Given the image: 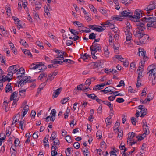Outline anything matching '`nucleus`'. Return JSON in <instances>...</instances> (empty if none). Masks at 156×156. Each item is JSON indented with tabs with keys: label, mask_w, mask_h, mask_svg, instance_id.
I'll return each instance as SVG.
<instances>
[{
	"label": "nucleus",
	"mask_w": 156,
	"mask_h": 156,
	"mask_svg": "<svg viewBox=\"0 0 156 156\" xmlns=\"http://www.w3.org/2000/svg\"><path fill=\"white\" fill-rule=\"evenodd\" d=\"M56 132L55 131H54L51 135L50 138L51 139H52V140H54L56 138Z\"/></svg>",
	"instance_id": "40"
},
{
	"label": "nucleus",
	"mask_w": 156,
	"mask_h": 156,
	"mask_svg": "<svg viewBox=\"0 0 156 156\" xmlns=\"http://www.w3.org/2000/svg\"><path fill=\"white\" fill-rule=\"evenodd\" d=\"M141 32L137 30L136 31H134L133 32V34L136 37H138V36L139 35V34H140V33Z\"/></svg>",
	"instance_id": "58"
},
{
	"label": "nucleus",
	"mask_w": 156,
	"mask_h": 156,
	"mask_svg": "<svg viewBox=\"0 0 156 156\" xmlns=\"http://www.w3.org/2000/svg\"><path fill=\"white\" fill-rule=\"evenodd\" d=\"M149 127L148 126V127H145L143 128V130L144 133H143V135H147L150 133V131L149 130Z\"/></svg>",
	"instance_id": "21"
},
{
	"label": "nucleus",
	"mask_w": 156,
	"mask_h": 156,
	"mask_svg": "<svg viewBox=\"0 0 156 156\" xmlns=\"http://www.w3.org/2000/svg\"><path fill=\"white\" fill-rule=\"evenodd\" d=\"M20 73L22 75L25 74V70L23 67H21L19 68L18 72L16 73V75H18V74Z\"/></svg>",
	"instance_id": "25"
},
{
	"label": "nucleus",
	"mask_w": 156,
	"mask_h": 156,
	"mask_svg": "<svg viewBox=\"0 0 156 156\" xmlns=\"http://www.w3.org/2000/svg\"><path fill=\"white\" fill-rule=\"evenodd\" d=\"M20 21L19 20H17L16 22V23L17 24V27L18 28H19L20 29V28H22V26L21 25V24L20 23Z\"/></svg>",
	"instance_id": "54"
},
{
	"label": "nucleus",
	"mask_w": 156,
	"mask_h": 156,
	"mask_svg": "<svg viewBox=\"0 0 156 156\" xmlns=\"http://www.w3.org/2000/svg\"><path fill=\"white\" fill-rule=\"evenodd\" d=\"M106 50H105L104 51V54L105 56L106 57H108L109 56V52L108 51V48L107 46L105 47Z\"/></svg>",
	"instance_id": "31"
},
{
	"label": "nucleus",
	"mask_w": 156,
	"mask_h": 156,
	"mask_svg": "<svg viewBox=\"0 0 156 156\" xmlns=\"http://www.w3.org/2000/svg\"><path fill=\"white\" fill-rule=\"evenodd\" d=\"M30 76H25L23 78V81L22 83L20 84V87H22L26 83H31L32 81L30 80H28L29 79H30Z\"/></svg>",
	"instance_id": "7"
},
{
	"label": "nucleus",
	"mask_w": 156,
	"mask_h": 156,
	"mask_svg": "<svg viewBox=\"0 0 156 156\" xmlns=\"http://www.w3.org/2000/svg\"><path fill=\"white\" fill-rule=\"evenodd\" d=\"M85 94L89 98L93 100H95L96 98H98V96L95 95L94 94H89L87 93H85Z\"/></svg>",
	"instance_id": "17"
},
{
	"label": "nucleus",
	"mask_w": 156,
	"mask_h": 156,
	"mask_svg": "<svg viewBox=\"0 0 156 156\" xmlns=\"http://www.w3.org/2000/svg\"><path fill=\"white\" fill-rule=\"evenodd\" d=\"M116 58L119 59L121 62V60H124V58H123L120 55H116L115 56Z\"/></svg>",
	"instance_id": "53"
},
{
	"label": "nucleus",
	"mask_w": 156,
	"mask_h": 156,
	"mask_svg": "<svg viewBox=\"0 0 156 156\" xmlns=\"http://www.w3.org/2000/svg\"><path fill=\"white\" fill-rule=\"evenodd\" d=\"M20 43L22 44L26 47L27 46H28V44L26 42L23 40V39H20Z\"/></svg>",
	"instance_id": "47"
},
{
	"label": "nucleus",
	"mask_w": 156,
	"mask_h": 156,
	"mask_svg": "<svg viewBox=\"0 0 156 156\" xmlns=\"http://www.w3.org/2000/svg\"><path fill=\"white\" fill-rule=\"evenodd\" d=\"M69 30L71 32L72 34H73L74 36V37H76V38H74V40L76 41L78 39V32L76 30L73 29H70V28H69Z\"/></svg>",
	"instance_id": "9"
},
{
	"label": "nucleus",
	"mask_w": 156,
	"mask_h": 156,
	"mask_svg": "<svg viewBox=\"0 0 156 156\" xmlns=\"http://www.w3.org/2000/svg\"><path fill=\"white\" fill-rule=\"evenodd\" d=\"M91 83V81L90 79H88L87 80L85 83V84L86 85H88V86H89Z\"/></svg>",
	"instance_id": "61"
},
{
	"label": "nucleus",
	"mask_w": 156,
	"mask_h": 156,
	"mask_svg": "<svg viewBox=\"0 0 156 156\" xmlns=\"http://www.w3.org/2000/svg\"><path fill=\"white\" fill-rule=\"evenodd\" d=\"M37 65L38 66V68H40L41 66H43V69H46L47 67L46 66H44V63L43 62H37Z\"/></svg>",
	"instance_id": "28"
},
{
	"label": "nucleus",
	"mask_w": 156,
	"mask_h": 156,
	"mask_svg": "<svg viewBox=\"0 0 156 156\" xmlns=\"http://www.w3.org/2000/svg\"><path fill=\"white\" fill-rule=\"evenodd\" d=\"M155 8V5L152 4H150L145 9V10L147 11V13H150V11L154 9Z\"/></svg>",
	"instance_id": "8"
},
{
	"label": "nucleus",
	"mask_w": 156,
	"mask_h": 156,
	"mask_svg": "<svg viewBox=\"0 0 156 156\" xmlns=\"http://www.w3.org/2000/svg\"><path fill=\"white\" fill-rule=\"evenodd\" d=\"M26 89L21 90L20 89L19 90V94L20 96L22 97H24L25 95V92Z\"/></svg>",
	"instance_id": "24"
},
{
	"label": "nucleus",
	"mask_w": 156,
	"mask_h": 156,
	"mask_svg": "<svg viewBox=\"0 0 156 156\" xmlns=\"http://www.w3.org/2000/svg\"><path fill=\"white\" fill-rule=\"evenodd\" d=\"M146 135H145V136H143L142 135L138 136H136V138L138 139V141H141L142 140L144 139L146 136Z\"/></svg>",
	"instance_id": "46"
},
{
	"label": "nucleus",
	"mask_w": 156,
	"mask_h": 156,
	"mask_svg": "<svg viewBox=\"0 0 156 156\" xmlns=\"http://www.w3.org/2000/svg\"><path fill=\"white\" fill-rule=\"evenodd\" d=\"M57 74V72H54L51 73L50 74L48 75L47 80L51 81L54 79V78L55 76Z\"/></svg>",
	"instance_id": "13"
},
{
	"label": "nucleus",
	"mask_w": 156,
	"mask_h": 156,
	"mask_svg": "<svg viewBox=\"0 0 156 156\" xmlns=\"http://www.w3.org/2000/svg\"><path fill=\"white\" fill-rule=\"evenodd\" d=\"M36 5L35 9L36 10H39L41 7V3L40 2H36L35 3Z\"/></svg>",
	"instance_id": "23"
},
{
	"label": "nucleus",
	"mask_w": 156,
	"mask_h": 156,
	"mask_svg": "<svg viewBox=\"0 0 156 156\" xmlns=\"http://www.w3.org/2000/svg\"><path fill=\"white\" fill-rule=\"evenodd\" d=\"M153 77H154V79H155L156 78V69H155L154 67L153 68Z\"/></svg>",
	"instance_id": "59"
},
{
	"label": "nucleus",
	"mask_w": 156,
	"mask_h": 156,
	"mask_svg": "<svg viewBox=\"0 0 156 156\" xmlns=\"http://www.w3.org/2000/svg\"><path fill=\"white\" fill-rule=\"evenodd\" d=\"M66 44L68 46L71 45L73 44V41L70 40H68L66 41Z\"/></svg>",
	"instance_id": "62"
},
{
	"label": "nucleus",
	"mask_w": 156,
	"mask_h": 156,
	"mask_svg": "<svg viewBox=\"0 0 156 156\" xmlns=\"http://www.w3.org/2000/svg\"><path fill=\"white\" fill-rule=\"evenodd\" d=\"M70 99L69 97L65 98L63 99V100L61 101V103L62 104L66 103Z\"/></svg>",
	"instance_id": "36"
},
{
	"label": "nucleus",
	"mask_w": 156,
	"mask_h": 156,
	"mask_svg": "<svg viewBox=\"0 0 156 156\" xmlns=\"http://www.w3.org/2000/svg\"><path fill=\"white\" fill-rule=\"evenodd\" d=\"M145 24L142 21H139L138 23H136L137 28L139 29V31L142 32L145 29V27L144 26Z\"/></svg>",
	"instance_id": "6"
},
{
	"label": "nucleus",
	"mask_w": 156,
	"mask_h": 156,
	"mask_svg": "<svg viewBox=\"0 0 156 156\" xmlns=\"http://www.w3.org/2000/svg\"><path fill=\"white\" fill-rule=\"evenodd\" d=\"M116 101L119 103H123L124 101V100L121 98H117Z\"/></svg>",
	"instance_id": "49"
},
{
	"label": "nucleus",
	"mask_w": 156,
	"mask_h": 156,
	"mask_svg": "<svg viewBox=\"0 0 156 156\" xmlns=\"http://www.w3.org/2000/svg\"><path fill=\"white\" fill-rule=\"evenodd\" d=\"M17 115H18V117L19 118L18 119H19V117H20V114L19 113L17 115H16L15 116V117L13 118V121L12 122V125H14L15 123H16V122H17V120H18V119L16 118V117Z\"/></svg>",
	"instance_id": "29"
},
{
	"label": "nucleus",
	"mask_w": 156,
	"mask_h": 156,
	"mask_svg": "<svg viewBox=\"0 0 156 156\" xmlns=\"http://www.w3.org/2000/svg\"><path fill=\"white\" fill-rule=\"evenodd\" d=\"M105 86V84L103 83L100 85H97L94 87L93 88V90H100L102 89V87H103Z\"/></svg>",
	"instance_id": "14"
},
{
	"label": "nucleus",
	"mask_w": 156,
	"mask_h": 156,
	"mask_svg": "<svg viewBox=\"0 0 156 156\" xmlns=\"http://www.w3.org/2000/svg\"><path fill=\"white\" fill-rule=\"evenodd\" d=\"M96 38V34L92 33H91L89 35V38L90 39L93 40Z\"/></svg>",
	"instance_id": "30"
},
{
	"label": "nucleus",
	"mask_w": 156,
	"mask_h": 156,
	"mask_svg": "<svg viewBox=\"0 0 156 156\" xmlns=\"http://www.w3.org/2000/svg\"><path fill=\"white\" fill-rule=\"evenodd\" d=\"M38 132H34L33 135V137L34 138L37 139L38 137Z\"/></svg>",
	"instance_id": "64"
},
{
	"label": "nucleus",
	"mask_w": 156,
	"mask_h": 156,
	"mask_svg": "<svg viewBox=\"0 0 156 156\" xmlns=\"http://www.w3.org/2000/svg\"><path fill=\"white\" fill-rule=\"evenodd\" d=\"M152 66V65H150L147 68V71H148L147 72V74L149 73V76H152V73H153V68L151 69V67Z\"/></svg>",
	"instance_id": "18"
},
{
	"label": "nucleus",
	"mask_w": 156,
	"mask_h": 156,
	"mask_svg": "<svg viewBox=\"0 0 156 156\" xmlns=\"http://www.w3.org/2000/svg\"><path fill=\"white\" fill-rule=\"evenodd\" d=\"M90 51L91 52L96 53L98 51L100 52L101 50L100 47V45L95 42H93L92 45L90 47Z\"/></svg>",
	"instance_id": "2"
},
{
	"label": "nucleus",
	"mask_w": 156,
	"mask_h": 156,
	"mask_svg": "<svg viewBox=\"0 0 156 156\" xmlns=\"http://www.w3.org/2000/svg\"><path fill=\"white\" fill-rule=\"evenodd\" d=\"M56 64H62L64 62H63V59L62 58H57L56 62Z\"/></svg>",
	"instance_id": "37"
},
{
	"label": "nucleus",
	"mask_w": 156,
	"mask_h": 156,
	"mask_svg": "<svg viewBox=\"0 0 156 156\" xmlns=\"http://www.w3.org/2000/svg\"><path fill=\"white\" fill-rule=\"evenodd\" d=\"M116 129H117L119 132V133L118 134V137L119 138H120V137H122L123 134H122V132H121V131H119V129H118V127H117L116 128L114 129V130H115Z\"/></svg>",
	"instance_id": "42"
},
{
	"label": "nucleus",
	"mask_w": 156,
	"mask_h": 156,
	"mask_svg": "<svg viewBox=\"0 0 156 156\" xmlns=\"http://www.w3.org/2000/svg\"><path fill=\"white\" fill-rule=\"evenodd\" d=\"M140 48L139 49V54L140 56H143L144 55H146V51H144V50H143V51H142V49H141L140 51Z\"/></svg>",
	"instance_id": "27"
},
{
	"label": "nucleus",
	"mask_w": 156,
	"mask_h": 156,
	"mask_svg": "<svg viewBox=\"0 0 156 156\" xmlns=\"http://www.w3.org/2000/svg\"><path fill=\"white\" fill-rule=\"evenodd\" d=\"M70 112V110L68 109V108L67 109L66 111L65 112L64 114V118L66 119L68 118V116L69 115Z\"/></svg>",
	"instance_id": "34"
},
{
	"label": "nucleus",
	"mask_w": 156,
	"mask_h": 156,
	"mask_svg": "<svg viewBox=\"0 0 156 156\" xmlns=\"http://www.w3.org/2000/svg\"><path fill=\"white\" fill-rule=\"evenodd\" d=\"M99 11L101 13L103 14H106L105 16H106L107 15L106 13L107 11L105 9L103 8H101L100 9Z\"/></svg>",
	"instance_id": "50"
},
{
	"label": "nucleus",
	"mask_w": 156,
	"mask_h": 156,
	"mask_svg": "<svg viewBox=\"0 0 156 156\" xmlns=\"http://www.w3.org/2000/svg\"><path fill=\"white\" fill-rule=\"evenodd\" d=\"M116 95L115 96H109L108 98V99L110 101H113L115 98Z\"/></svg>",
	"instance_id": "56"
},
{
	"label": "nucleus",
	"mask_w": 156,
	"mask_h": 156,
	"mask_svg": "<svg viewBox=\"0 0 156 156\" xmlns=\"http://www.w3.org/2000/svg\"><path fill=\"white\" fill-rule=\"evenodd\" d=\"M56 110L54 109H53L51 111V116H55V115H56Z\"/></svg>",
	"instance_id": "57"
},
{
	"label": "nucleus",
	"mask_w": 156,
	"mask_h": 156,
	"mask_svg": "<svg viewBox=\"0 0 156 156\" xmlns=\"http://www.w3.org/2000/svg\"><path fill=\"white\" fill-rule=\"evenodd\" d=\"M125 33L126 36V41L125 43L126 44H128L130 43L129 41L131 40L132 34L128 29H127L125 31Z\"/></svg>",
	"instance_id": "5"
},
{
	"label": "nucleus",
	"mask_w": 156,
	"mask_h": 156,
	"mask_svg": "<svg viewBox=\"0 0 156 156\" xmlns=\"http://www.w3.org/2000/svg\"><path fill=\"white\" fill-rule=\"evenodd\" d=\"M141 20L144 22L145 24L146 23H148L147 25V27H153L156 28L154 26H156V23H154V21L151 19V17L148 16H147L141 18Z\"/></svg>",
	"instance_id": "1"
},
{
	"label": "nucleus",
	"mask_w": 156,
	"mask_h": 156,
	"mask_svg": "<svg viewBox=\"0 0 156 156\" xmlns=\"http://www.w3.org/2000/svg\"><path fill=\"white\" fill-rule=\"evenodd\" d=\"M66 140L69 143H71L72 142L71 137L69 135H67L66 136Z\"/></svg>",
	"instance_id": "39"
},
{
	"label": "nucleus",
	"mask_w": 156,
	"mask_h": 156,
	"mask_svg": "<svg viewBox=\"0 0 156 156\" xmlns=\"http://www.w3.org/2000/svg\"><path fill=\"white\" fill-rule=\"evenodd\" d=\"M20 141L18 138L16 139L14 141L15 145L14 147H16L17 146H18L20 144Z\"/></svg>",
	"instance_id": "44"
},
{
	"label": "nucleus",
	"mask_w": 156,
	"mask_h": 156,
	"mask_svg": "<svg viewBox=\"0 0 156 156\" xmlns=\"http://www.w3.org/2000/svg\"><path fill=\"white\" fill-rule=\"evenodd\" d=\"M47 75L46 73H45L44 72L40 74L38 78H40V79L41 80L43 77H47Z\"/></svg>",
	"instance_id": "35"
},
{
	"label": "nucleus",
	"mask_w": 156,
	"mask_h": 156,
	"mask_svg": "<svg viewBox=\"0 0 156 156\" xmlns=\"http://www.w3.org/2000/svg\"><path fill=\"white\" fill-rule=\"evenodd\" d=\"M51 154L52 156H55L57 154V152L55 150H52L51 152Z\"/></svg>",
	"instance_id": "63"
},
{
	"label": "nucleus",
	"mask_w": 156,
	"mask_h": 156,
	"mask_svg": "<svg viewBox=\"0 0 156 156\" xmlns=\"http://www.w3.org/2000/svg\"><path fill=\"white\" fill-rule=\"evenodd\" d=\"M5 92L7 93L9 92L12 89L11 88V86L10 83H8L5 88Z\"/></svg>",
	"instance_id": "19"
},
{
	"label": "nucleus",
	"mask_w": 156,
	"mask_h": 156,
	"mask_svg": "<svg viewBox=\"0 0 156 156\" xmlns=\"http://www.w3.org/2000/svg\"><path fill=\"white\" fill-rule=\"evenodd\" d=\"M44 10L45 13H46L47 15L48 16H49V15H50V13L49 12V10L48 7L47 6L45 5L44 7Z\"/></svg>",
	"instance_id": "45"
},
{
	"label": "nucleus",
	"mask_w": 156,
	"mask_h": 156,
	"mask_svg": "<svg viewBox=\"0 0 156 156\" xmlns=\"http://www.w3.org/2000/svg\"><path fill=\"white\" fill-rule=\"evenodd\" d=\"M139 35L138 36V37H137L138 38L139 41H140V39L143 38L146 34L144 33L140 32Z\"/></svg>",
	"instance_id": "43"
},
{
	"label": "nucleus",
	"mask_w": 156,
	"mask_h": 156,
	"mask_svg": "<svg viewBox=\"0 0 156 156\" xmlns=\"http://www.w3.org/2000/svg\"><path fill=\"white\" fill-rule=\"evenodd\" d=\"M149 38V37L148 35L146 34L143 38L140 39L139 42L141 44H145Z\"/></svg>",
	"instance_id": "12"
},
{
	"label": "nucleus",
	"mask_w": 156,
	"mask_h": 156,
	"mask_svg": "<svg viewBox=\"0 0 156 156\" xmlns=\"http://www.w3.org/2000/svg\"><path fill=\"white\" fill-rule=\"evenodd\" d=\"M135 133L133 132H129L128 135L129 136L127 138V142L128 141H131L133 140V138L135 136Z\"/></svg>",
	"instance_id": "11"
},
{
	"label": "nucleus",
	"mask_w": 156,
	"mask_h": 156,
	"mask_svg": "<svg viewBox=\"0 0 156 156\" xmlns=\"http://www.w3.org/2000/svg\"><path fill=\"white\" fill-rule=\"evenodd\" d=\"M23 51L26 55H27L28 56L30 55V57L32 56L29 50L24 49Z\"/></svg>",
	"instance_id": "32"
},
{
	"label": "nucleus",
	"mask_w": 156,
	"mask_h": 156,
	"mask_svg": "<svg viewBox=\"0 0 156 156\" xmlns=\"http://www.w3.org/2000/svg\"><path fill=\"white\" fill-rule=\"evenodd\" d=\"M112 88H114V87L111 86H109L106 87V89L107 90L106 92L107 93L112 92L113 90V89H112Z\"/></svg>",
	"instance_id": "48"
},
{
	"label": "nucleus",
	"mask_w": 156,
	"mask_h": 156,
	"mask_svg": "<svg viewBox=\"0 0 156 156\" xmlns=\"http://www.w3.org/2000/svg\"><path fill=\"white\" fill-rule=\"evenodd\" d=\"M62 89V87H60L57 89L54 92L52 95V97L53 98H56L58 96L59 94L61 92Z\"/></svg>",
	"instance_id": "10"
},
{
	"label": "nucleus",
	"mask_w": 156,
	"mask_h": 156,
	"mask_svg": "<svg viewBox=\"0 0 156 156\" xmlns=\"http://www.w3.org/2000/svg\"><path fill=\"white\" fill-rule=\"evenodd\" d=\"M153 95L151 93H149L147 95V100L148 101H150V100H152L153 98Z\"/></svg>",
	"instance_id": "51"
},
{
	"label": "nucleus",
	"mask_w": 156,
	"mask_h": 156,
	"mask_svg": "<svg viewBox=\"0 0 156 156\" xmlns=\"http://www.w3.org/2000/svg\"><path fill=\"white\" fill-rule=\"evenodd\" d=\"M98 27H96L95 30L97 31L100 32L103 31L105 29L102 27V26H98Z\"/></svg>",
	"instance_id": "26"
},
{
	"label": "nucleus",
	"mask_w": 156,
	"mask_h": 156,
	"mask_svg": "<svg viewBox=\"0 0 156 156\" xmlns=\"http://www.w3.org/2000/svg\"><path fill=\"white\" fill-rule=\"evenodd\" d=\"M93 64L94 66V68H96L101 66L102 63H101V60H98L97 62L93 63Z\"/></svg>",
	"instance_id": "20"
},
{
	"label": "nucleus",
	"mask_w": 156,
	"mask_h": 156,
	"mask_svg": "<svg viewBox=\"0 0 156 156\" xmlns=\"http://www.w3.org/2000/svg\"><path fill=\"white\" fill-rule=\"evenodd\" d=\"M142 72L143 71L138 72V76L137 78V79H138V81H141L140 79L143 76L142 75Z\"/></svg>",
	"instance_id": "41"
},
{
	"label": "nucleus",
	"mask_w": 156,
	"mask_h": 156,
	"mask_svg": "<svg viewBox=\"0 0 156 156\" xmlns=\"http://www.w3.org/2000/svg\"><path fill=\"white\" fill-rule=\"evenodd\" d=\"M141 14H142L141 12L140 11L139 12L138 11L136 10L134 12V15L131 16H130V18L133 19L135 21L139 22L141 21V19H140Z\"/></svg>",
	"instance_id": "3"
},
{
	"label": "nucleus",
	"mask_w": 156,
	"mask_h": 156,
	"mask_svg": "<svg viewBox=\"0 0 156 156\" xmlns=\"http://www.w3.org/2000/svg\"><path fill=\"white\" fill-rule=\"evenodd\" d=\"M89 8L94 13H96V12H97L96 9L95 10H94V7L92 5H90L89 6Z\"/></svg>",
	"instance_id": "55"
},
{
	"label": "nucleus",
	"mask_w": 156,
	"mask_h": 156,
	"mask_svg": "<svg viewBox=\"0 0 156 156\" xmlns=\"http://www.w3.org/2000/svg\"><path fill=\"white\" fill-rule=\"evenodd\" d=\"M29 109V106L28 105H26L25 106L23 110V112L22 116V117H24L26 114H27Z\"/></svg>",
	"instance_id": "15"
},
{
	"label": "nucleus",
	"mask_w": 156,
	"mask_h": 156,
	"mask_svg": "<svg viewBox=\"0 0 156 156\" xmlns=\"http://www.w3.org/2000/svg\"><path fill=\"white\" fill-rule=\"evenodd\" d=\"M121 62H123V65L125 67L128 66L129 63L128 62L127 60H126L125 61H121Z\"/></svg>",
	"instance_id": "60"
},
{
	"label": "nucleus",
	"mask_w": 156,
	"mask_h": 156,
	"mask_svg": "<svg viewBox=\"0 0 156 156\" xmlns=\"http://www.w3.org/2000/svg\"><path fill=\"white\" fill-rule=\"evenodd\" d=\"M97 26H98L96 25H89L88 26V27L89 28L92 30H95Z\"/></svg>",
	"instance_id": "52"
},
{
	"label": "nucleus",
	"mask_w": 156,
	"mask_h": 156,
	"mask_svg": "<svg viewBox=\"0 0 156 156\" xmlns=\"http://www.w3.org/2000/svg\"><path fill=\"white\" fill-rule=\"evenodd\" d=\"M132 123L134 125H136L137 122L136 119L134 117H132L131 118Z\"/></svg>",
	"instance_id": "33"
},
{
	"label": "nucleus",
	"mask_w": 156,
	"mask_h": 156,
	"mask_svg": "<svg viewBox=\"0 0 156 156\" xmlns=\"http://www.w3.org/2000/svg\"><path fill=\"white\" fill-rule=\"evenodd\" d=\"M33 13L34 15V17L35 19H37L38 18H39V16L38 14H37L36 11L35 10L33 11Z\"/></svg>",
	"instance_id": "38"
},
{
	"label": "nucleus",
	"mask_w": 156,
	"mask_h": 156,
	"mask_svg": "<svg viewBox=\"0 0 156 156\" xmlns=\"http://www.w3.org/2000/svg\"><path fill=\"white\" fill-rule=\"evenodd\" d=\"M133 12L132 11L129 10H124L120 12V16L130 18V16L133 15Z\"/></svg>",
	"instance_id": "4"
},
{
	"label": "nucleus",
	"mask_w": 156,
	"mask_h": 156,
	"mask_svg": "<svg viewBox=\"0 0 156 156\" xmlns=\"http://www.w3.org/2000/svg\"><path fill=\"white\" fill-rule=\"evenodd\" d=\"M7 71H9V73L13 74L16 72V69H14L13 66H12L9 67L7 69Z\"/></svg>",
	"instance_id": "16"
},
{
	"label": "nucleus",
	"mask_w": 156,
	"mask_h": 156,
	"mask_svg": "<svg viewBox=\"0 0 156 156\" xmlns=\"http://www.w3.org/2000/svg\"><path fill=\"white\" fill-rule=\"evenodd\" d=\"M29 69L31 70H35L38 68V66L37 65V64H35L34 63H33L29 66Z\"/></svg>",
	"instance_id": "22"
}]
</instances>
